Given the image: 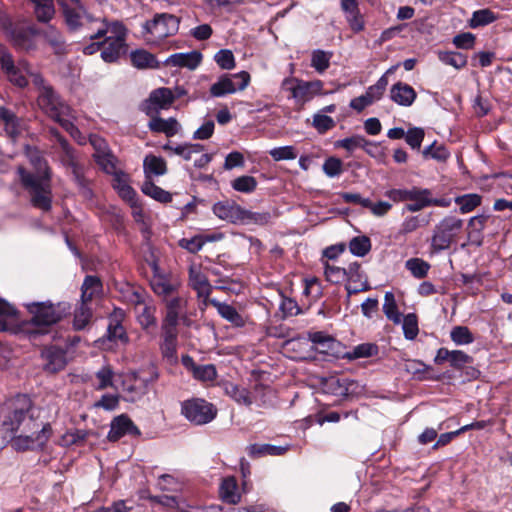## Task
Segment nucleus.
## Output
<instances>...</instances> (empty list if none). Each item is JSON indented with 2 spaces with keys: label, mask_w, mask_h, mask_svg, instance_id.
Here are the masks:
<instances>
[{
  "label": "nucleus",
  "mask_w": 512,
  "mask_h": 512,
  "mask_svg": "<svg viewBox=\"0 0 512 512\" xmlns=\"http://www.w3.org/2000/svg\"><path fill=\"white\" fill-rule=\"evenodd\" d=\"M417 97L416 91L412 86L401 81L392 85L390 89V98L396 104L404 107L411 106Z\"/></svg>",
  "instance_id": "412c9836"
},
{
  "label": "nucleus",
  "mask_w": 512,
  "mask_h": 512,
  "mask_svg": "<svg viewBox=\"0 0 512 512\" xmlns=\"http://www.w3.org/2000/svg\"><path fill=\"white\" fill-rule=\"evenodd\" d=\"M31 161L36 173H31L22 166L17 168L21 184L28 191L32 206L45 212L50 211L53 198L51 170L47 161L40 156L33 157Z\"/></svg>",
  "instance_id": "f03ea898"
},
{
  "label": "nucleus",
  "mask_w": 512,
  "mask_h": 512,
  "mask_svg": "<svg viewBox=\"0 0 512 512\" xmlns=\"http://www.w3.org/2000/svg\"><path fill=\"white\" fill-rule=\"evenodd\" d=\"M91 317L92 311L88 303L81 301V305L74 312V329L83 330L89 324Z\"/></svg>",
  "instance_id": "c03bdc74"
},
{
  "label": "nucleus",
  "mask_w": 512,
  "mask_h": 512,
  "mask_svg": "<svg viewBox=\"0 0 512 512\" xmlns=\"http://www.w3.org/2000/svg\"><path fill=\"white\" fill-rule=\"evenodd\" d=\"M44 370L49 373H57L63 370L67 364L66 353L63 349L51 346L42 351Z\"/></svg>",
  "instance_id": "f3484780"
},
{
  "label": "nucleus",
  "mask_w": 512,
  "mask_h": 512,
  "mask_svg": "<svg viewBox=\"0 0 512 512\" xmlns=\"http://www.w3.org/2000/svg\"><path fill=\"white\" fill-rule=\"evenodd\" d=\"M336 123L332 117L322 114L316 113L313 116L312 126L317 130L318 133L324 134L327 131L333 129Z\"/></svg>",
  "instance_id": "680f3d73"
},
{
  "label": "nucleus",
  "mask_w": 512,
  "mask_h": 512,
  "mask_svg": "<svg viewBox=\"0 0 512 512\" xmlns=\"http://www.w3.org/2000/svg\"><path fill=\"white\" fill-rule=\"evenodd\" d=\"M130 57L133 66L138 69L155 68L158 64L155 56L143 49L131 52Z\"/></svg>",
  "instance_id": "58836bf2"
},
{
  "label": "nucleus",
  "mask_w": 512,
  "mask_h": 512,
  "mask_svg": "<svg viewBox=\"0 0 512 512\" xmlns=\"http://www.w3.org/2000/svg\"><path fill=\"white\" fill-rule=\"evenodd\" d=\"M102 284L98 277L87 275L81 287V301L89 303L101 290Z\"/></svg>",
  "instance_id": "c9c22d12"
},
{
  "label": "nucleus",
  "mask_w": 512,
  "mask_h": 512,
  "mask_svg": "<svg viewBox=\"0 0 512 512\" xmlns=\"http://www.w3.org/2000/svg\"><path fill=\"white\" fill-rule=\"evenodd\" d=\"M10 38L14 47L19 50L30 51L36 47L32 36L25 29L16 28L11 30Z\"/></svg>",
  "instance_id": "72a5a7b5"
},
{
  "label": "nucleus",
  "mask_w": 512,
  "mask_h": 512,
  "mask_svg": "<svg viewBox=\"0 0 512 512\" xmlns=\"http://www.w3.org/2000/svg\"><path fill=\"white\" fill-rule=\"evenodd\" d=\"M162 343L160 345L161 353L164 358L173 359L177 351L178 330L176 327L161 326Z\"/></svg>",
  "instance_id": "bb28decb"
},
{
  "label": "nucleus",
  "mask_w": 512,
  "mask_h": 512,
  "mask_svg": "<svg viewBox=\"0 0 512 512\" xmlns=\"http://www.w3.org/2000/svg\"><path fill=\"white\" fill-rule=\"evenodd\" d=\"M213 213L220 219L231 223L242 220L243 209L234 202L222 201L213 205Z\"/></svg>",
  "instance_id": "b1692460"
},
{
  "label": "nucleus",
  "mask_w": 512,
  "mask_h": 512,
  "mask_svg": "<svg viewBox=\"0 0 512 512\" xmlns=\"http://www.w3.org/2000/svg\"><path fill=\"white\" fill-rule=\"evenodd\" d=\"M209 302L216 308L218 314L233 326L244 327L246 325L247 318L241 315L232 305L220 302L216 299H211Z\"/></svg>",
  "instance_id": "5701e85b"
},
{
  "label": "nucleus",
  "mask_w": 512,
  "mask_h": 512,
  "mask_svg": "<svg viewBox=\"0 0 512 512\" xmlns=\"http://www.w3.org/2000/svg\"><path fill=\"white\" fill-rule=\"evenodd\" d=\"M134 296L136 298L135 309L137 310V319L141 327L145 330H148L151 327H156L157 320L155 317V306L144 303L138 293H135Z\"/></svg>",
  "instance_id": "4be33fe9"
},
{
  "label": "nucleus",
  "mask_w": 512,
  "mask_h": 512,
  "mask_svg": "<svg viewBox=\"0 0 512 512\" xmlns=\"http://www.w3.org/2000/svg\"><path fill=\"white\" fill-rule=\"evenodd\" d=\"M61 149L63 152L62 162L64 166L71 170V172L83 166L77 160L74 149L70 146L69 143H63V147Z\"/></svg>",
  "instance_id": "69168bd1"
},
{
  "label": "nucleus",
  "mask_w": 512,
  "mask_h": 512,
  "mask_svg": "<svg viewBox=\"0 0 512 512\" xmlns=\"http://www.w3.org/2000/svg\"><path fill=\"white\" fill-rule=\"evenodd\" d=\"M143 167L147 178L150 174L161 176L167 172L166 161L155 155H147L143 161Z\"/></svg>",
  "instance_id": "4c0bfd02"
},
{
  "label": "nucleus",
  "mask_w": 512,
  "mask_h": 512,
  "mask_svg": "<svg viewBox=\"0 0 512 512\" xmlns=\"http://www.w3.org/2000/svg\"><path fill=\"white\" fill-rule=\"evenodd\" d=\"M431 195L432 191L430 189L420 188L417 186L411 187L408 200L410 203L405 205L404 210L409 212H418L426 207H430Z\"/></svg>",
  "instance_id": "393cba45"
},
{
  "label": "nucleus",
  "mask_w": 512,
  "mask_h": 512,
  "mask_svg": "<svg viewBox=\"0 0 512 512\" xmlns=\"http://www.w3.org/2000/svg\"><path fill=\"white\" fill-rule=\"evenodd\" d=\"M451 340L456 345H468L474 342V336L466 326H455L450 332Z\"/></svg>",
  "instance_id": "603ef678"
},
{
  "label": "nucleus",
  "mask_w": 512,
  "mask_h": 512,
  "mask_svg": "<svg viewBox=\"0 0 512 512\" xmlns=\"http://www.w3.org/2000/svg\"><path fill=\"white\" fill-rule=\"evenodd\" d=\"M482 197L476 193L465 194L455 198V203L459 206L462 214L473 211L481 204Z\"/></svg>",
  "instance_id": "37998d69"
},
{
  "label": "nucleus",
  "mask_w": 512,
  "mask_h": 512,
  "mask_svg": "<svg viewBox=\"0 0 512 512\" xmlns=\"http://www.w3.org/2000/svg\"><path fill=\"white\" fill-rule=\"evenodd\" d=\"M322 168L326 176L334 178L343 172V162L337 157H328L324 161Z\"/></svg>",
  "instance_id": "774afa93"
},
{
  "label": "nucleus",
  "mask_w": 512,
  "mask_h": 512,
  "mask_svg": "<svg viewBox=\"0 0 512 512\" xmlns=\"http://www.w3.org/2000/svg\"><path fill=\"white\" fill-rule=\"evenodd\" d=\"M174 101L175 96L170 88L155 89L149 95L145 111L148 115L157 114L161 109H168Z\"/></svg>",
  "instance_id": "ddd939ff"
},
{
  "label": "nucleus",
  "mask_w": 512,
  "mask_h": 512,
  "mask_svg": "<svg viewBox=\"0 0 512 512\" xmlns=\"http://www.w3.org/2000/svg\"><path fill=\"white\" fill-rule=\"evenodd\" d=\"M439 59L446 65L456 69L463 68L467 64V57L459 52H444L439 54Z\"/></svg>",
  "instance_id": "052dcab7"
},
{
  "label": "nucleus",
  "mask_w": 512,
  "mask_h": 512,
  "mask_svg": "<svg viewBox=\"0 0 512 512\" xmlns=\"http://www.w3.org/2000/svg\"><path fill=\"white\" fill-rule=\"evenodd\" d=\"M114 187L118 190L119 195L130 203L131 206H134L136 204V192L135 190L126 183L125 180L121 179L120 177L116 178V184Z\"/></svg>",
  "instance_id": "0e129e2a"
},
{
  "label": "nucleus",
  "mask_w": 512,
  "mask_h": 512,
  "mask_svg": "<svg viewBox=\"0 0 512 512\" xmlns=\"http://www.w3.org/2000/svg\"><path fill=\"white\" fill-rule=\"evenodd\" d=\"M232 188L238 192L251 193L257 187V181L253 176H240L232 181Z\"/></svg>",
  "instance_id": "bf43d9fd"
},
{
  "label": "nucleus",
  "mask_w": 512,
  "mask_h": 512,
  "mask_svg": "<svg viewBox=\"0 0 512 512\" xmlns=\"http://www.w3.org/2000/svg\"><path fill=\"white\" fill-rule=\"evenodd\" d=\"M58 4L61 6L63 15L65 18V23L71 31H76L82 25L81 12H85L84 6L82 5V9H80L77 5L76 8L69 7L65 0H57Z\"/></svg>",
  "instance_id": "7c9ffc66"
},
{
  "label": "nucleus",
  "mask_w": 512,
  "mask_h": 512,
  "mask_svg": "<svg viewBox=\"0 0 512 512\" xmlns=\"http://www.w3.org/2000/svg\"><path fill=\"white\" fill-rule=\"evenodd\" d=\"M289 450L288 446H276L272 444H251L247 447V453L252 458H260L266 455L279 456Z\"/></svg>",
  "instance_id": "c756f323"
},
{
  "label": "nucleus",
  "mask_w": 512,
  "mask_h": 512,
  "mask_svg": "<svg viewBox=\"0 0 512 512\" xmlns=\"http://www.w3.org/2000/svg\"><path fill=\"white\" fill-rule=\"evenodd\" d=\"M464 222L454 215H448L440 220L433 229L430 247L434 253L447 250L456 242L462 232Z\"/></svg>",
  "instance_id": "39448f33"
},
{
  "label": "nucleus",
  "mask_w": 512,
  "mask_h": 512,
  "mask_svg": "<svg viewBox=\"0 0 512 512\" xmlns=\"http://www.w3.org/2000/svg\"><path fill=\"white\" fill-rule=\"evenodd\" d=\"M332 52L316 49L311 54V67L319 74H323L330 66Z\"/></svg>",
  "instance_id": "ea45409f"
},
{
  "label": "nucleus",
  "mask_w": 512,
  "mask_h": 512,
  "mask_svg": "<svg viewBox=\"0 0 512 512\" xmlns=\"http://www.w3.org/2000/svg\"><path fill=\"white\" fill-rule=\"evenodd\" d=\"M425 137V131L420 127L408 129L405 135L406 143L414 150H419Z\"/></svg>",
  "instance_id": "338daca9"
},
{
  "label": "nucleus",
  "mask_w": 512,
  "mask_h": 512,
  "mask_svg": "<svg viewBox=\"0 0 512 512\" xmlns=\"http://www.w3.org/2000/svg\"><path fill=\"white\" fill-rule=\"evenodd\" d=\"M149 129L154 133H164L167 137H173L176 135L181 126L178 121L170 117L168 119H163L161 117H152L148 122Z\"/></svg>",
  "instance_id": "cd10ccee"
},
{
  "label": "nucleus",
  "mask_w": 512,
  "mask_h": 512,
  "mask_svg": "<svg viewBox=\"0 0 512 512\" xmlns=\"http://www.w3.org/2000/svg\"><path fill=\"white\" fill-rule=\"evenodd\" d=\"M383 312L394 323L398 324L401 322V314L398 311L395 296L390 291L384 295Z\"/></svg>",
  "instance_id": "de8ad7c7"
},
{
  "label": "nucleus",
  "mask_w": 512,
  "mask_h": 512,
  "mask_svg": "<svg viewBox=\"0 0 512 512\" xmlns=\"http://www.w3.org/2000/svg\"><path fill=\"white\" fill-rule=\"evenodd\" d=\"M365 145H367V139L361 135H353L335 142V147L343 148L349 153H352L356 149L362 148V146Z\"/></svg>",
  "instance_id": "864d4df0"
},
{
  "label": "nucleus",
  "mask_w": 512,
  "mask_h": 512,
  "mask_svg": "<svg viewBox=\"0 0 512 512\" xmlns=\"http://www.w3.org/2000/svg\"><path fill=\"white\" fill-rule=\"evenodd\" d=\"M371 249V241L367 236H357L350 240L349 250L358 257H364Z\"/></svg>",
  "instance_id": "8fccbe9b"
},
{
  "label": "nucleus",
  "mask_w": 512,
  "mask_h": 512,
  "mask_svg": "<svg viewBox=\"0 0 512 512\" xmlns=\"http://www.w3.org/2000/svg\"><path fill=\"white\" fill-rule=\"evenodd\" d=\"M179 19L167 13L155 15L153 20L143 24V33L150 35L146 40L150 44H158L159 41L174 35L179 29Z\"/></svg>",
  "instance_id": "423d86ee"
},
{
  "label": "nucleus",
  "mask_w": 512,
  "mask_h": 512,
  "mask_svg": "<svg viewBox=\"0 0 512 512\" xmlns=\"http://www.w3.org/2000/svg\"><path fill=\"white\" fill-rule=\"evenodd\" d=\"M496 20L495 14L489 9L477 10L470 20V27L477 28L488 25Z\"/></svg>",
  "instance_id": "6e6d98bb"
},
{
  "label": "nucleus",
  "mask_w": 512,
  "mask_h": 512,
  "mask_svg": "<svg viewBox=\"0 0 512 512\" xmlns=\"http://www.w3.org/2000/svg\"><path fill=\"white\" fill-rule=\"evenodd\" d=\"M141 191L160 203H168L172 200V194L170 192L157 186L150 179L145 180L142 184Z\"/></svg>",
  "instance_id": "e433bc0d"
},
{
  "label": "nucleus",
  "mask_w": 512,
  "mask_h": 512,
  "mask_svg": "<svg viewBox=\"0 0 512 512\" xmlns=\"http://www.w3.org/2000/svg\"><path fill=\"white\" fill-rule=\"evenodd\" d=\"M293 83L289 89L291 96L297 104L303 105L317 95L326 94L323 92L324 83L321 80L304 81L299 79H286L284 84Z\"/></svg>",
  "instance_id": "9d476101"
},
{
  "label": "nucleus",
  "mask_w": 512,
  "mask_h": 512,
  "mask_svg": "<svg viewBox=\"0 0 512 512\" xmlns=\"http://www.w3.org/2000/svg\"><path fill=\"white\" fill-rule=\"evenodd\" d=\"M166 313L161 326L176 327L179 320L186 316L187 299L179 293L163 301Z\"/></svg>",
  "instance_id": "9b49d317"
},
{
  "label": "nucleus",
  "mask_w": 512,
  "mask_h": 512,
  "mask_svg": "<svg viewBox=\"0 0 512 512\" xmlns=\"http://www.w3.org/2000/svg\"><path fill=\"white\" fill-rule=\"evenodd\" d=\"M132 377L136 383H139L142 390L141 393H145L148 386L158 380L159 373L154 366H150L147 370L134 372Z\"/></svg>",
  "instance_id": "a19ab883"
},
{
  "label": "nucleus",
  "mask_w": 512,
  "mask_h": 512,
  "mask_svg": "<svg viewBox=\"0 0 512 512\" xmlns=\"http://www.w3.org/2000/svg\"><path fill=\"white\" fill-rule=\"evenodd\" d=\"M220 495L224 502L236 504L240 501V493L238 492L237 481L234 477L225 478L220 486Z\"/></svg>",
  "instance_id": "473e14b6"
},
{
  "label": "nucleus",
  "mask_w": 512,
  "mask_h": 512,
  "mask_svg": "<svg viewBox=\"0 0 512 512\" xmlns=\"http://www.w3.org/2000/svg\"><path fill=\"white\" fill-rule=\"evenodd\" d=\"M182 414L192 423L202 425L211 422L216 416V409L203 399L187 400L182 404Z\"/></svg>",
  "instance_id": "1a4fd4ad"
},
{
  "label": "nucleus",
  "mask_w": 512,
  "mask_h": 512,
  "mask_svg": "<svg viewBox=\"0 0 512 512\" xmlns=\"http://www.w3.org/2000/svg\"><path fill=\"white\" fill-rule=\"evenodd\" d=\"M153 292L162 298V301L178 293L180 283L177 280L162 275H155L150 281Z\"/></svg>",
  "instance_id": "aec40b11"
},
{
  "label": "nucleus",
  "mask_w": 512,
  "mask_h": 512,
  "mask_svg": "<svg viewBox=\"0 0 512 512\" xmlns=\"http://www.w3.org/2000/svg\"><path fill=\"white\" fill-rule=\"evenodd\" d=\"M225 391L233 400L239 404L250 406L253 403L250 393L244 387L230 383L226 385Z\"/></svg>",
  "instance_id": "a18cd8bd"
},
{
  "label": "nucleus",
  "mask_w": 512,
  "mask_h": 512,
  "mask_svg": "<svg viewBox=\"0 0 512 512\" xmlns=\"http://www.w3.org/2000/svg\"><path fill=\"white\" fill-rule=\"evenodd\" d=\"M182 365L192 373L193 377L200 381H213L217 377L216 367L213 364L197 365L189 355H183Z\"/></svg>",
  "instance_id": "a211bd4d"
},
{
  "label": "nucleus",
  "mask_w": 512,
  "mask_h": 512,
  "mask_svg": "<svg viewBox=\"0 0 512 512\" xmlns=\"http://www.w3.org/2000/svg\"><path fill=\"white\" fill-rule=\"evenodd\" d=\"M102 46L101 58L108 63L117 61L119 57L126 52L124 42L104 38Z\"/></svg>",
  "instance_id": "2f4dec72"
},
{
  "label": "nucleus",
  "mask_w": 512,
  "mask_h": 512,
  "mask_svg": "<svg viewBox=\"0 0 512 512\" xmlns=\"http://www.w3.org/2000/svg\"><path fill=\"white\" fill-rule=\"evenodd\" d=\"M39 33L43 36L46 43L52 48L54 54L64 55L68 52V45L66 44L64 36L55 27L49 26Z\"/></svg>",
  "instance_id": "a878e982"
},
{
  "label": "nucleus",
  "mask_w": 512,
  "mask_h": 512,
  "mask_svg": "<svg viewBox=\"0 0 512 512\" xmlns=\"http://www.w3.org/2000/svg\"><path fill=\"white\" fill-rule=\"evenodd\" d=\"M346 273L347 277L345 280H347V284L345 289L348 296L370 289L367 277L361 270V266L358 262L351 263L348 268H346Z\"/></svg>",
  "instance_id": "4468645a"
},
{
  "label": "nucleus",
  "mask_w": 512,
  "mask_h": 512,
  "mask_svg": "<svg viewBox=\"0 0 512 512\" xmlns=\"http://www.w3.org/2000/svg\"><path fill=\"white\" fill-rule=\"evenodd\" d=\"M405 267L415 278L422 279L427 276L430 264L421 258H410Z\"/></svg>",
  "instance_id": "09e8293b"
},
{
  "label": "nucleus",
  "mask_w": 512,
  "mask_h": 512,
  "mask_svg": "<svg viewBox=\"0 0 512 512\" xmlns=\"http://www.w3.org/2000/svg\"><path fill=\"white\" fill-rule=\"evenodd\" d=\"M151 500L168 508L175 509L177 512H181L184 508H191L192 506L187 503L186 499L179 495H160L153 496Z\"/></svg>",
  "instance_id": "f704fd0d"
},
{
  "label": "nucleus",
  "mask_w": 512,
  "mask_h": 512,
  "mask_svg": "<svg viewBox=\"0 0 512 512\" xmlns=\"http://www.w3.org/2000/svg\"><path fill=\"white\" fill-rule=\"evenodd\" d=\"M189 285L196 291L197 297L203 298L205 301L212 293L213 288L207 276L201 271L200 266L191 265L189 267Z\"/></svg>",
  "instance_id": "dca6fc26"
},
{
  "label": "nucleus",
  "mask_w": 512,
  "mask_h": 512,
  "mask_svg": "<svg viewBox=\"0 0 512 512\" xmlns=\"http://www.w3.org/2000/svg\"><path fill=\"white\" fill-rule=\"evenodd\" d=\"M0 64L9 81L20 88L27 86V75L31 77V74H37L31 71L29 63L25 60L18 61L16 65L11 53L2 44H0Z\"/></svg>",
  "instance_id": "0eeeda50"
},
{
  "label": "nucleus",
  "mask_w": 512,
  "mask_h": 512,
  "mask_svg": "<svg viewBox=\"0 0 512 512\" xmlns=\"http://www.w3.org/2000/svg\"><path fill=\"white\" fill-rule=\"evenodd\" d=\"M33 5V13L40 23H49L56 14L54 0H29ZM74 5L82 9L81 0H70Z\"/></svg>",
  "instance_id": "6ab92c4d"
},
{
  "label": "nucleus",
  "mask_w": 512,
  "mask_h": 512,
  "mask_svg": "<svg viewBox=\"0 0 512 512\" xmlns=\"http://www.w3.org/2000/svg\"><path fill=\"white\" fill-rule=\"evenodd\" d=\"M16 309L0 298V331H7L16 320Z\"/></svg>",
  "instance_id": "79ce46f5"
},
{
  "label": "nucleus",
  "mask_w": 512,
  "mask_h": 512,
  "mask_svg": "<svg viewBox=\"0 0 512 512\" xmlns=\"http://www.w3.org/2000/svg\"><path fill=\"white\" fill-rule=\"evenodd\" d=\"M125 435L139 437L141 432L126 414H121L111 421L107 438L109 441L115 442Z\"/></svg>",
  "instance_id": "f8f14e48"
},
{
  "label": "nucleus",
  "mask_w": 512,
  "mask_h": 512,
  "mask_svg": "<svg viewBox=\"0 0 512 512\" xmlns=\"http://www.w3.org/2000/svg\"><path fill=\"white\" fill-rule=\"evenodd\" d=\"M31 80L38 89L37 104L44 114L57 123L65 117L73 116L71 106L46 83L41 74H31Z\"/></svg>",
  "instance_id": "7ed1b4c3"
},
{
  "label": "nucleus",
  "mask_w": 512,
  "mask_h": 512,
  "mask_svg": "<svg viewBox=\"0 0 512 512\" xmlns=\"http://www.w3.org/2000/svg\"><path fill=\"white\" fill-rule=\"evenodd\" d=\"M45 409L33 405L24 394L17 395L8 404L1 423L2 430L10 433L16 450L43 449L52 436L50 416Z\"/></svg>",
  "instance_id": "f257e3e1"
},
{
  "label": "nucleus",
  "mask_w": 512,
  "mask_h": 512,
  "mask_svg": "<svg viewBox=\"0 0 512 512\" xmlns=\"http://www.w3.org/2000/svg\"><path fill=\"white\" fill-rule=\"evenodd\" d=\"M127 30L125 26L119 21L107 22L105 19L101 20L100 27L94 34L89 36L90 40L106 38L124 42L126 40Z\"/></svg>",
  "instance_id": "2eb2a0df"
},
{
  "label": "nucleus",
  "mask_w": 512,
  "mask_h": 512,
  "mask_svg": "<svg viewBox=\"0 0 512 512\" xmlns=\"http://www.w3.org/2000/svg\"><path fill=\"white\" fill-rule=\"evenodd\" d=\"M250 82V74L241 71L235 74H224L210 87V94L213 97H223L244 90Z\"/></svg>",
  "instance_id": "6e6552de"
},
{
  "label": "nucleus",
  "mask_w": 512,
  "mask_h": 512,
  "mask_svg": "<svg viewBox=\"0 0 512 512\" xmlns=\"http://www.w3.org/2000/svg\"><path fill=\"white\" fill-rule=\"evenodd\" d=\"M402 328L406 339H415L419 333L418 319L416 314L409 313L404 316Z\"/></svg>",
  "instance_id": "13d9d810"
},
{
  "label": "nucleus",
  "mask_w": 512,
  "mask_h": 512,
  "mask_svg": "<svg viewBox=\"0 0 512 512\" xmlns=\"http://www.w3.org/2000/svg\"><path fill=\"white\" fill-rule=\"evenodd\" d=\"M108 339L111 341L119 340L121 343L128 342L127 333L122 324L116 319H110L107 328Z\"/></svg>",
  "instance_id": "4d7b16f0"
},
{
  "label": "nucleus",
  "mask_w": 512,
  "mask_h": 512,
  "mask_svg": "<svg viewBox=\"0 0 512 512\" xmlns=\"http://www.w3.org/2000/svg\"><path fill=\"white\" fill-rule=\"evenodd\" d=\"M201 59L202 55L198 51H192L188 53H175L166 60V64L195 69L200 64Z\"/></svg>",
  "instance_id": "c85d7f7f"
},
{
  "label": "nucleus",
  "mask_w": 512,
  "mask_h": 512,
  "mask_svg": "<svg viewBox=\"0 0 512 512\" xmlns=\"http://www.w3.org/2000/svg\"><path fill=\"white\" fill-rule=\"evenodd\" d=\"M422 155L425 159L432 158L437 161H446L450 153L444 145H437L433 142L431 145L424 148Z\"/></svg>",
  "instance_id": "5fc2aeb1"
},
{
  "label": "nucleus",
  "mask_w": 512,
  "mask_h": 512,
  "mask_svg": "<svg viewBox=\"0 0 512 512\" xmlns=\"http://www.w3.org/2000/svg\"><path fill=\"white\" fill-rule=\"evenodd\" d=\"M378 346L373 343H362L353 348L347 355L349 359L368 358L378 354Z\"/></svg>",
  "instance_id": "3c124183"
},
{
  "label": "nucleus",
  "mask_w": 512,
  "mask_h": 512,
  "mask_svg": "<svg viewBox=\"0 0 512 512\" xmlns=\"http://www.w3.org/2000/svg\"><path fill=\"white\" fill-rule=\"evenodd\" d=\"M309 340L317 345V349L321 352H325L331 349L335 343V340L324 332H313L309 334Z\"/></svg>",
  "instance_id": "e2e57ef3"
},
{
  "label": "nucleus",
  "mask_w": 512,
  "mask_h": 512,
  "mask_svg": "<svg viewBox=\"0 0 512 512\" xmlns=\"http://www.w3.org/2000/svg\"><path fill=\"white\" fill-rule=\"evenodd\" d=\"M488 220V216L486 215H477L472 217L469 222L468 226L471 228V230L468 232L469 239H473L474 236H478V240L474 241L473 244H476L477 246H480L482 244V231L485 228V224Z\"/></svg>",
  "instance_id": "49530a36"
},
{
  "label": "nucleus",
  "mask_w": 512,
  "mask_h": 512,
  "mask_svg": "<svg viewBox=\"0 0 512 512\" xmlns=\"http://www.w3.org/2000/svg\"><path fill=\"white\" fill-rule=\"evenodd\" d=\"M24 306L31 315L30 322L34 326L41 328L40 332L43 331L42 328L50 327L62 320L70 309L67 303L59 302L54 304L49 300L25 303Z\"/></svg>",
  "instance_id": "20e7f679"
}]
</instances>
